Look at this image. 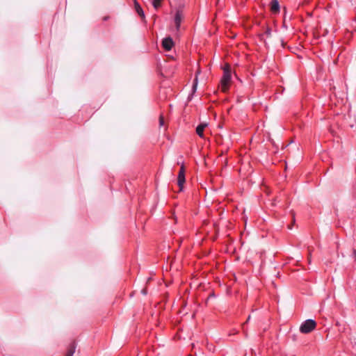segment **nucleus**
Returning a JSON list of instances; mask_svg holds the SVG:
<instances>
[{"label": "nucleus", "mask_w": 356, "mask_h": 356, "mask_svg": "<svg viewBox=\"0 0 356 356\" xmlns=\"http://www.w3.org/2000/svg\"><path fill=\"white\" fill-rule=\"evenodd\" d=\"M231 79L230 66L228 64H226L223 68V76L220 81L221 90L222 92H225L228 90Z\"/></svg>", "instance_id": "obj_1"}, {"label": "nucleus", "mask_w": 356, "mask_h": 356, "mask_svg": "<svg viewBox=\"0 0 356 356\" xmlns=\"http://www.w3.org/2000/svg\"><path fill=\"white\" fill-rule=\"evenodd\" d=\"M316 326V323L314 320L307 319L301 324L300 331L301 333L307 334L314 330Z\"/></svg>", "instance_id": "obj_2"}, {"label": "nucleus", "mask_w": 356, "mask_h": 356, "mask_svg": "<svg viewBox=\"0 0 356 356\" xmlns=\"http://www.w3.org/2000/svg\"><path fill=\"white\" fill-rule=\"evenodd\" d=\"M185 183V168L184 165L182 164L181 168L179 170L178 177H177V184L180 188V190H182L184 184Z\"/></svg>", "instance_id": "obj_3"}, {"label": "nucleus", "mask_w": 356, "mask_h": 356, "mask_svg": "<svg viewBox=\"0 0 356 356\" xmlns=\"http://www.w3.org/2000/svg\"><path fill=\"white\" fill-rule=\"evenodd\" d=\"M183 18L184 15L182 11L181 10H177L175 15V23L177 30L179 29Z\"/></svg>", "instance_id": "obj_4"}, {"label": "nucleus", "mask_w": 356, "mask_h": 356, "mask_svg": "<svg viewBox=\"0 0 356 356\" xmlns=\"http://www.w3.org/2000/svg\"><path fill=\"white\" fill-rule=\"evenodd\" d=\"M162 46L166 51H170L174 46V42L170 37L165 38L162 41Z\"/></svg>", "instance_id": "obj_5"}, {"label": "nucleus", "mask_w": 356, "mask_h": 356, "mask_svg": "<svg viewBox=\"0 0 356 356\" xmlns=\"http://www.w3.org/2000/svg\"><path fill=\"white\" fill-rule=\"evenodd\" d=\"M208 124L206 123V122H203V123H201L197 127H196V133L200 137V138H203L204 137V134H203V131L204 130V129L207 127Z\"/></svg>", "instance_id": "obj_6"}, {"label": "nucleus", "mask_w": 356, "mask_h": 356, "mask_svg": "<svg viewBox=\"0 0 356 356\" xmlns=\"http://www.w3.org/2000/svg\"><path fill=\"white\" fill-rule=\"evenodd\" d=\"M270 9L273 13H278L280 10V5L277 0H273L270 3Z\"/></svg>", "instance_id": "obj_7"}, {"label": "nucleus", "mask_w": 356, "mask_h": 356, "mask_svg": "<svg viewBox=\"0 0 356 356\" xmlns=\"http://www.w3.org/2000/svg\"><path fill=\"white\" fill-rule=\"evenodd\" d=\"M134 6H135V10L137 12V13L141 17H145L144 12H143L142 8L140 7V6L139 5V3L137 2L136 0H134Z\"/></svg>", "instance_id": "obj_8"}, {"label": "nucleus", "mask_w": 356, "mask_h": 356, "mask_svg": "<svg viewBox=\"0 0 356 356\" xmlns=\"http://www.w3.org/2000/svg\"><path fill=\"white\" fill-rule=\"evenodd\" d=\"M154 6L155 9H157L160 7L161 3L163 0H148Z\"/></svg>", "instance_id": "obj_9"}, {"label": "nucleus", "mask_w": 356, "mask_h": 356, "mask_svg": "<svg viewBox=\"0 0 356 356\" xmlns=\"http://www.w3.org/2000/svg\"><path fill=\"white\" fill-rule=\"evenodd\" d=\"M74 352H75V346L74 345H72L70 348V349L67 350L65 356H73Z\"/></svg>", "instance_id": "obj_10"}, {"label": "nucleus", "mask_w": 356, "mask_h": 356, "mask_svg": "<svg viewBox=\"0 0 356 356\" xmlns=\"http://www.w3.org/2000/svg\"><path fill=\"white\" fill-rule=\"evenodd\" d=\"M197 76H196L195 79H194L193 87H192L193 93L195 92V91L197 90Z\"/></svg>", "instance_id": "obj_11"}, {"label": "nucleus", "mask_w": 356, "mask_h": 356, "mask_svg": "<svg viewBox=\"0 0 356 356\" xmlns=\"http://www.w3.org/2000/svg\"><path fill=\"white\" fill-rule=\"evenodd\" d=\"M265 35L266 36V38H270L271 36V29L270 28H267L265 33H264Z\"/></svg>", "instance_id": "obj_12"}, {"label": "nucleus", "mask_w": 356, "mask_h": 356, "mask_svg": "<svg viewBox=\"0 0 356 356\" xmlns=\"http://www.w3.org/2000/svg\"><path fill=\"white\" fill-rule=\"evenodd\" d=\"M163 123H164L163 118L162 116H160L159 125L161 127L163 125Z\"/></svg>", "instance_id": "obj_13"}, {"label": "nucleus", "mask_w": 356, "mask_h": 356, "mask_svg": "<svg viewBox=\"0 0 356 356\" xmlns=\"http://www.w3.org/2000/svg\"><path fill=\"white\" fill-rule=\"evenodd\" d=\"M353 254H354L355 259H356V250H354Z\"/></svg>", "instance_id": "obj_14"}, {"label": "nucleus", "mask_w": 356, "mask_h": 356, "mask_svg": "<svg viewBox=\"0 0 356 356\" xmlns=\"http://www.w3.org/2000/svg\"><path fill=\"white\" fill-rule=\"evenodd\" d=\"M250 319V316H248L246 322H248Z\"/></svg>", "instance_id": "obj_15"}, {"label": "nucleus", "mask_w": 356, "mask_h": 356, "mask_svg": "<svg viewBox=\"0 0 356 356\" xmlns=\"http://www.w3.org/2000/svg\"><path fill=\"white\" fill-rule=\"evenodd\" d=\"M142 291H143V293L144 294H146V292H145V290H143Z\"/></svg>", "instance_id": "obj_16"}]
</instances>
